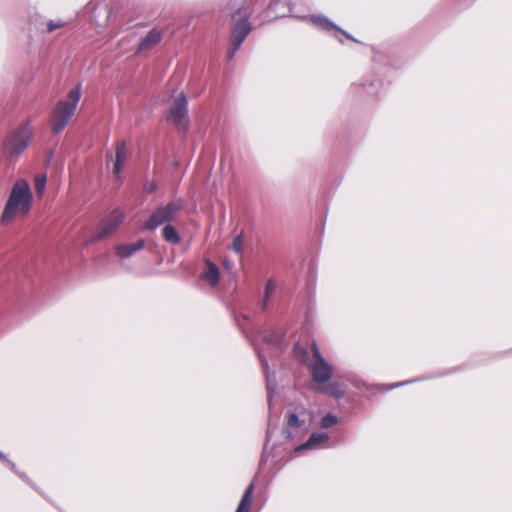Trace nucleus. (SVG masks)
Wrapping results in <instances>:
<instances>
[{"mask_svg":"<svg viewBox=\"0 0 512 512\" xmlns=\"http://www.w3.org/2000/svg\"><path fill=\"white\" fill-rule=\"evenodd\" d=\"M32 201L33 193L29 182L25 179L16 180L2 212L1 222L8 224L16 218L27 216L31 210Z\"/></svg>","mask_w":512,"mask_h":512,"instance_id":"f257e3e1","label":"nucleus"},{"mask_svg":"<svg viewBox=\"0 0 512 512\" xmlns=\"http://www.w3.org/2000/svg\"><path fill=\"white\" fill-rule=\"evenodd\" d=\"M81 99V86L72 88L65 99L57 102L51 113V128L54 133L61 132L72 119Z\"/></svg>","mask_w":512,"mask_h":512,"instance_id":"f03ea898","label":"nucleus"},{"mask_svg":"<svg viewBox=\"0 0 512 512\" xmlns=\"http://www.w3.org/2000/svg\"><path fill=\"white\" fill-rule=\"evenodd\" d=\"M183 208L181 199L173 200L164 206L153 211L148 220L144 223L143 229L153 231L161 225H167L173 221Z\"/></svg>","mask_w":512,"mask_h":512,"instance_id":"7ed1b4c3","label":"nucleus"},{"mask_svg":"<svg viewBox=\"0 0 512 512\" xmlns=\"http://www.w3.org/2000/svg\"><path fill=\"white\" fill-rule=\"evenodd\" d=\"M32 129L28 124L13 131L4 142V151L9 157L19 156L29 145Z\"/></svg>","mask_w":512,"mask_h":512,"instance_id":"20e7f679","label":"nucleus"},{"mask_svg":"<svg viewBox=\"0 0 512 512\" xmlns=\"http://www.w3.org/2000/svg\"><path fill=\"white\" fill-rule=\"evenodd\" d=\"M313 362L310 364V373L313 381L322 386L329 382L332 377L333 368L322 356L317 344H312Z\"/></svg>","mask_w":512,"mask_h":512,"instance_id":"39448f33","label":"nucleus"},{"mask_svg":"<svg viewBox=\"0 0 512 512\" xmlns=\"http://www.w3.org/2000/svg\"><path fill=\"white\" fill-rule=\"evenodd\" d=\"M124 219V215L119 210L112 211L106 219L102 221L100 224L97 234L95 236V240H100L105 237L110 236L112 233H114L119 226L121 225L122 221Z\"/></svg>","mask_w":512,"mask_h":512,"instance_id":"423d86ee","label":"nucleus"},{"mask_svg":"<svg viewBox=\"0 0 512 512\" xmlns=\"http://www.w3.org/2000/svg\"><path fill=\"white\" fill-rule=\"evenodd\" d=\"M187 99L183 93L177 95L170 109L169 118L179 127H185L188 123L187 119Z\"/></svg>","mask_w":512,"mask_h":512,"instance_id":"0eeeda50","label":"nucleus"},{"mask_svg":"<svg viewBox=\"0 0 512 512\" xmlns=\"http://www.w3.org/2000/svg\"><path fill=\"white\" fill-rule=\"evenodd\" d=\"M251 30L250 24L246 19L238 22L232 32V47L228 51V58L231 59L236 51L240 48L244 39L247 37Z\"/></svg>","mask_w":512,"mask_h":512,"instance_id":"6e6552de","label":"nucleus"},{"mask_svg":"<svg viewBox=\"0 0 512 512\" xmlns=\"http://www.w3.org/2000/svg\"><path fill=\"white\" fill-rule=\"evenodd\" d=\"M127 147L125 142H118L116 145L115 158L113 163V174L116 178L120 177L121 170L127 160Z\"/></svg>","mask_w":512,"mask_h":512,"instance_id":"1a4fd4ad","label":"nucleus"},{"mask_svg":"<svg viewBox=\"0 0 512 512\" xmlns=\"http://www.w3.org/2000/svg\"><path fill=\"white\" fill-rule=\"evenodd\" d=\"M144 246L145 241L143 239H140L135 243L119 244L116 247V253L120 258H128L132 256L135 252L142 249Z\"/></svg>","mask_w":512,"mask_h":512,"instance_id":"9d476101","label":"nucleus"},{"mask_svg":"<svg viewBox=\"0 0 512 512\" xmlns=\"http://www.w3.org/2000/svg\"><path fill=\"white\" fill-rule=\"evenodd\" d=\"M328 434L321 432V433H313L308 441L305 444H302L296 448L297 451L299 450H306V449H317L319 448L323 443L327 442L328 440Z\"/></svg>","mask_w":512,"mask_h":512,"instance_id":"9b49d317","label":"nucleus"},{"mask_svg":"<svg viewBox=\"0 0 512 512\" xmlns=\"http://www.w3.org/2000/svg\"><path fill=\"white\" fill-rule=\"evenodd\" d=\"M161 39L160 32L157 30H151L141 41L139 50H145L156 45Z\"/></svg>","mask_w":512,"mask_h":512,"instance_id":"f8f14e48","label":"nucleus"},{"mask_svg":"<svg viewBox=\"0 0 512 512\" xmlns=\"http://www.w3.org/2000/svg\"><path fill=\"white\" fill-rule=\"evenodd\" d=\"M207 270L203 274V278L210 283L211 286H215L219 280L218 267L211 261H207Z\"/></svg>","mask_w":512,"mask_h":512,"instance_id":"ddd939ff","label":"nucleus"},{"mask_svg":"<svg viewBox=\"0 0 512 512\" xmlns=\"http://www.w3.org/2000/svg\"><path fill=\"white\" fill-rule=\"evenodd\" d=\"M162 235L165 241L171 243V244H179L181 241V238L176 230V228L170 224H167L164 226L162 230Z\"/></svg>","mask_w":512,"mask_h":512,"instance_id":"4468645a","label":"nucleus"},{"mask_svg":"<svg viewBox=\"0 0 512 512\" xmlns=\"http://www.w3.org/2000/svg\"><path fill=\"white\" fill-rule=\"evenodd\" d=\"M252 492H253V484H250L247 489L245 490V493L238 505L236 512H248L250 505L252 503Z\"/></svg>","mask_w":512,"mask_h":512,"instance_id":"2eb2a0df","label":"nucleus"},{"mask_svg":"<svg viewBox=\"0 0 512 512\" xmlns=\"http://www.w3.org/2000/svg\"><path fill=\"white\" fill-rule=\"evenodd\" d=\"M310 20L314 25H316L324 30L337 29V26L324 16L312 15L310 17Z\"/></svg>","mask_w":512,"mask_h":512,"instance_id":"dca6fc26","label":"nucleus"},{"mask_svg":"<svg viewBox=\"0 0 512 512\" xmlns=\"http://www.w3.org/2000/svg\"><path fill=\"white\" fill-rule=\"evenodd\" d=\"M320 392L326 393L336 398H340L344 395V391L341 390L335 383H325L318 388Z\"/></svg>","mask_w":512,"mask_h":512,"instance_id":"f3484780","label":"nucleus"},{"mask_svg":"<svg viewBox=\"0 0 512 512\" xmlns=\"http://www.w3.org/2000/svg\"><path fill=\"white\" fill-rule=\"evenodd\" d=\"M47 183V176L45 173L37 174L34 178V187L38 197H42Z\"/></svg>","mask_w":512,"mask_h":512,"instance_id":"a211bd4d","label":"nucleus"},{"mask_svg":"<svg viewBox=\"0 0 512 512\" xmlns=\"http://www.w3.org/2000/svg\"><path fill=\"white\" fill-rule=\"evenodd\" d=\"M259 357H260V360H261V363H262V366H263V369H264L265 375H266V385H267V391H268V401L270 403L271 399H272V393L275 390V386L272 383V380H271V377H270V374H269V371H268V363H267V361L265 359H263L261 355H259Z\"/></svg>","mask_w":512,"mask_h":512,"instance_id":"6ab92c4d","label":"nucleus"},{"mask_svg":"<svg viewBox=\"0 0 512 512\" xmlns=\"http://www.w3.org/2000/svg\"><path fill=\"white\" fill-rule=\"evenodd\" d=\"M276 290V283L273 279H269L266 283L263 300H262V307L265 308L268 304L270 296L275 292Z\"/></svg>","mask_w":512,"mask_h":512,"instance_id":"aec40b11","label":"nucleus"},{"mask_svg":"<svg viewBox=\"0 0 512 512\" xmlns=\"http://www.w3.org/2000/svg\"><path fill=\"white\" fill-rule=\"evenodd\" d=\"M229 247L232 251H234L237 254L242 253V247H243L242 233L233 238L232 243L230 244Z\"/></svg>","mask_w":512,"mask_h":512,"instance_id":"412c9836","label":"nucleus"},{"mask_svg":"<svg viewBox=\"0 0 512 512\" xmlns=\"http://www.w3.org/2000/svg\"><path fill=\"white\" fill-rule=\"evenodd\" d=\"M337 422H338L337 416H335L332 413H328L327 415H325L322 418V420H321V427L322 428H330V427L336 425Z\"/></svg>","mask_w":512,"mask_h":512,"instance_id":"4be33fe9","label":"nucleus"},{"mask_svg":"<svg viewBox=\"0 0 512 512\" xmlns=\"http://www.w3.org/2000/svg\"><path fill=\"white\" fill-rule=\"evenodd\" d=\"M287 426L289 429L299 428L302 426V422L299 420L296 414L292 413L288 416Z\"/></svg>","mask_w":512,"mask_h":512,"instance_id":"5701e85b","label":"nucleus"},{"mask_svg":"<svg viewBox=\"0 0 512 512\" xmlns=\"http://www.w3.org/2000/svg\"><path fill=\"white\" fill-rule=\"evenodd\" d=\"M65 24L66 23L62 20H57V21L51 20L47 24V30H48V32H53L56 29L64 27Z\"/></svg>","mask_w":512,"mask_h":512,"instance_id":"b1692460","label":"nucleus"},{"mask_svg":"<svg viewBox=\"0 0 512 512\" xmlns=\"http://www.w3.org/2000/svg\"><path fill=\"white\" fill-rule=\"evenodd\" d=\"M156 183L151 181V182H146L144 184V190L147 192V193H152L156 190Z\"/></svg>","mask_w":512,"mask_h":512,"instance_id":"393cba45","label":"nucleus"},{"mask_svg":"<svg viewBox=\"0 0 512 512\" xmlns=\"http://www.w3.org/2000/svg\"><path fill=\"white\" fill-rule=\"evenodd\" d=\"M0 459L4 462H6L10 467L11 469L14 471V472H17L16 471V467H15V464L13 462H11L5 454H3L1 451H0Z\"/></svg>","mask_w":512,"mask_h":512,"instance_id":"a878e982","label":"nucleus"},{"mask_svg":"<svg viewBox=\"0 0 512 512\" xmlns=\"http://www.w3.org/2000/svg\"><path fill=\"white\" fill-rule=\"evenodd\" d=\"M300 353H302L303 355L306 354L303 349L296 347V354L299 355Z\"/></svg>","mask_w":512,"mask_h":512,"instance_id":"bb28decb","label":"nucleus"},{"mask_svg":"<svg viewBox=\"0 0 512 512\" xmlns=\"http://www.w3.org/2000/svg\"><path fill=\"white\" fill-rule=\"evenodd\" d=\"M292 435V432L290 430H287V437L290 438Z\"/></svg>","mask_w":512,"mask_h":512,"instance_id":"cd10ccee","label":"nucleus"},{"mask_svg":"<svg viewBox=\"0 0 512 512\" xmlns=\"http://www.w3.org/2000/svg\"><path fill=\"white\" fill-rule=\"evenodd\" d=\"M402 384H403V383H401V385H402ZM398 386H400V384H395V385H393V386L389 387V389L394 388V387H398Z\"/></svg>","mask_w":512,"mask_h":512,"instance_id":"c85d7f7f","label":"nucleus"},{"mask_svg":"<svg viewBox=\"0 0 512 512\" xmlns=\"http://www.w3.org/2000/svg\"><path fill=\"white\" fill-rule=\"evenodd\" d=\"M343 33L346 35V37H347V38L352 39V37H351L349 34H347V33H345V32H343Z\"/></svg>","mask_w":512,"mask_h":512,"instance_id":"c756f323","label":"nucleus"}]
</instances>
